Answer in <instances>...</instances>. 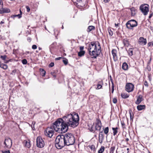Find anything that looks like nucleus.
<instances>
[{"instance_id": "obj_1", "label": "nucleus", "mask_w": 153, "mask_h": 153, "mask_svg": "<svg viewBox=\"0 0 153 153\" xmlns=\"http://www.w3.org/2000/svg\"><path fill=\"white\" fill-rule=\"evenodd\" d=\"M79 117L77 113L73 112L65 115L62 118H59L54 122L50 127H48L45 131V135L49 137L53 136L54 130L60 133H65L68 127L75 128L79 124Z\"/></svg>"}, {"instance_id": "obj_2", "label": "nucleus", "mask_w": 153, "mask_h": 153, "mask_svg": "<svg viewBox=\"0 0 153 153\" xmlns=\"http://www.w3.org/2000/svg\"><path fill=\"white\" fill-rule=\"evenodd\" d=\"M65 143L66 146H69L74 144L75 142L74 135L71 133H67L63 135Z\"/></svg>"}, {"instance_id": "obj_3", "label": "nucleus", "mask_w": 153, "mask_h": 153, "mask_svg": "<svg viewBox=\"0 0 153 153\" xmlns=\"http://www.w3.org/2000/svg\"><path fill=\"white\" fill-rule=\"evenodd\" d=\"M55 146L58 149H61L66 146L63 135L58 136L55 140Z\"/></svg>"}, {"instance_id": "obj_4", "label": "nucleus", "mask_w": 153, "mask_h": 153, "mask_svg": "<svg viewBox=\"0 0 153 153\" xmlns=\"http://www.w3.org/2000/svg\"><path fill=\"white\" fill-rule=\"evenodd\" d=\"M99 48L97 50H93L89 51L88 52L89 53L91 56L92 58L96 59L97 57L100 54L101 51V48L99 42H97Z\"/></svg>"}, {"instance_id": "obj_5", "label": "nucleus", "mask_w": 153, "mask_h": 153, "mask_svg": "<svg viewBox=\"0 0 153 153\" xmlns=\"http://www.w3.org/2000/svg\"><path fill=\"white\" fill-rule=\"evenodd\" d=\"M127 28L129 29H133V28L137 25V22L134 19L130 20L128 21L126 24Z\"/></svg>"}, {"instance_id": "obj_6", "label": "nucleus", "mask_w": 153, "mask_h": 153, "mask_svg": "<svg viewBox=\"0 0 153 153\" xmlns=\"http://www.w3.org/2000/svg\"><path fill=\"white\" fill-rule=\"evenodd\" d=\"M140 9L144 15H147L149 11V6L146 4H142L140 7Z\"/></svg>"}, {"instance_id": "obj_7", "label": "nucleus", "mask_w": 153, "mask_h": 153, "mask_svg": "<svg viewBox=\"0 0 153 153\" xmlns=\"http://www.w3.org/2000/svg\"><path fill=\"white\" fill-rule=\"evenodd\" d=\"M36 145L37 147L39 148H42L44 146V141L40 136L36 138Z\"/></svg>"}, {"instance_id": "obj_8", "label": "nucleus", "mask_w": 153, "mask_h": 153, "mask_svg": "<svg viewBox=\"0 0 153 153\" xmlns=\"http://www.w3.org/2000/svg\"><path fill=\"white\" fill-rule=\"evenodd\" d=\"M4 145H5L4 148H10L12 145V140L10 138H6L4 142Z\"/></svg>"}, {"instance_id": "obj_9", "label": "nucleus", "mask_w": 153, "mask_h": 153, "mask_svg": "<svg viewBox=\"0 0 153 153\" xmlns=\"http://www.w3.org/2000/svg\"><path fill=\"white\" fill-rule=\"evenodd\" d=\"M96 42H92L89 44L88 48V51L98 50L97 48V44H96Z\"/></svg>"}, {"instance_id": "obj_10", "label": "nucleus", "mask_w": 153, "mask_h": 153, "mask_svg": "<svg viewBox=\"0 0 153 153\" xmlns=\"http://www.w3.org/2000/svg\"><path fill=\"white\" fill-rule=\"evenodd\" d=\"M126 90L128 92L132 91L134 88V85L131 83H127L126 85Z\"/></svg>"}, {"instance_id": "obj_11", "label": "nucleus", "mask_w": 153, "mask_h": 153, "mask_svg": "<svg viewBox=\"0 0 153 153\" xmlns=\"http://www.w3.org/2000/svg\"><path fill=\"white\" fill-rule=\"evenodd\" d=\"M102 127V124L100 120H97V123L95 126V129L96 130L100 131Z\"/></svg>"}, {"instance_id": "obj_12", "label": "nucleus", "mask_w": 153, "mask_h": 153, "mask_svg": "<svg viewBox=\"0 0 153 153\" xmlns=\"http://www.w3.org/2000/svg\"><path fill=\"white\" fill-rule=\"evenodd\" d=\"M138 42L141 45H146V39H144L143 37H140L139 39Z\"/></svg>"}, {"instance_id": "obj_13", "label": "nucleus", "mask_w": 153, "mask_h": 153, "mask_svg": "<svg viewBox=\"0 0 153 153\" xmlns=\"http://www.w3.org/2000/svg\"><path fill=\"white\" fill-rule=\"evenodd\" d=\"M143 96L141 94H139L138 96H137V100L135 103L137 105H138L143 101Z\"/></svg>"}, {"instance_id": "obj_14", "label": "nucleus", "mask_w": 153, "mask_h": 153, "mask_svg": "<svg viewBox=\"0 0 153 153\" xmlns=\"http://www.w3.org/2000/svg\"><path fill=\"white\" fill-rule=\"evenodd\" d=\"M104 137V135L103 134V131H100L99 134V138L100 143L102 142Z\"/></svg>"}, {"instance_id": "obj_15", "label": "nucleus", "mask_w": 153, "mask_h": 153, "mask_svg": "<svg viewBox=\"0 0 153 153\" xmlns=\"http://www.w3.org/2000/svg\"><path fill=\"white\" fill-rule=\"evenodd\" d=\"M0 58L2 60L4 61V62L5 63H7L10 61V60H7V57L6 55H4V56H0Z\"/></svg>"}, {"instance_id": "obj_16", "label": "nucleus", "mask_w": 153, "mask_h": 153, "mask_svg": "<svg viewBox=\"0 0 153 153\" xmlns=\"http://www.w3.org/2000/svg\"><path fill=\"white\" fill-rule=\"evenodd\" d=\"M137 108L138 111H141L145 109L146 106L145 105H139L137 106Z\"/></svg>"}, {"instance_id": "obj_17", "label": "nucleus", "mask_w": 153, "mask_h": 153, "mask_svg": "<svg viewBox=\"0 0 153 153\" xmlns=\"http://www.w3.org/2000/svg\"><path fill=\"white\" fill-rule=\"evenodd\" d=\"M123 42L124 45L128 47L129 45V42L128 40L127 39H124L123 40Z\"/></svg>"}, {"instance_id": "obj_18", "label": "nucleus", "mask_w": 153, "mask_h": 153, "mask_svg": "<svg viewBox=\"0 0 153 153\" xmlns=\"http://www.w3.org/2000/svg\"><path fill=\"white\" fill-rule=\"evenodd\" d=\"M56 42H53L51 45L50 47H49V49L50 52H51V53L52 54H53L52 51H51V49L53 48L54 47L56 46Z\"/></svg>"}, {"instance_id": "obj_19", "label": "nucleus", "mask_w": 153, "mask_h": 153, "mask_svg": "<svg viewBox=\"0 0 153 153\" xmlns=\"http://www.w3.org/2000/svg\"><path fill=\"white\" fill-rule=\"evenodd\" d=\"M128 65L126 62H124L122 65V68L125 70H126L128 69Z\"/></svg>"}, {"instance_id": "obj_20", "label": "nucleus", "mask_w": 153, "mask_h": 153, "mask_svg": "<svg viewBox=\"0 0 153 153\" xmlns=\"http://www.w3.org/2000/svg\"><path fill=\"white\" fill-rule=\"evenodd\" d=\"M103 130L104 131V133L106 135V138H107L108 136V134L109 132V128L107 127H105V128H103Z\"/></svg>"}, {"instance_id": "obj_21", "label": "nucleus", "mask_w": 153, "mask_h": 153, "mask_svg": "<svg viewBox=\"0 0 153 153\" xmlns=\"http://www.w3.org/2000/svg\"><path fill=\"white\" fill-rule=\"evenodd\" d=\"M95 29V27L94 26H89L88 27L87 31L88 32H89L93 30H94Z\"/></svg>"}, {"instance_id": "obj_22", "label": "nucleus", "mask_w": 153, "mask_h": 153, "mask_svg": "<svg viewBox=\"0 0 153 153\" xmlns=\"http://www.w3.org/2000/svg\"><path fill=\"white\" fill-rule=\"evenodd\" d=\"M103 85V82L102 81H100L97 85V88L98 89H100L102 87V85Z\"/></svg>"}, {"instance_id": "obj_23", "label": "nucleus", "mask_w": 153, "mask_h": 153, "mask_svg": "<svg viewBox=\"0 0 153 153\" xmlns=\"http://www.w3.org/2000/svg\"><path fill=\"white\" fill-rule=\"evenodd\" d=\"M25 146L27 148H29L30 146V142L29 141H25L24 143Z\"/></svg>"}, {"instance_id": "obj_24", "label": "nucleus", "mask_w": 153, "mask_h": 153, "mask_svg": "<svg viewBox=\"0 0 153 153\" xmlns=\"http://www.w3.org/2000/svg\"><path fill=\"white\" fill-rule=\"evenodd\" d=\"M131 15L132 16H134L136 14V10L134 7H132L131 9Z\"/></svg>"}, {"instance_id": "obj_25", "label": "nucleus", "mask_w": 153, "mask_h": 153, "mask_svg": "<svg viewBox=\"0 0 153 153\" xmlns=\"http://www.w3.org/2000/svg\"><path fill=\"white\" fill-rule=\"evenodd\" d=\"M112 53L113 56V58L114 59L115 57L117 58L116 51L115 49H113L112 51Z\"/></svg>"}, {"instance_id": "obj_26", "label": "nucleus", "mask_w": 153, "mask_h": 153, "mask_svg": "<svg viewBox=\"0 0 153 153\" xmlns=\"http://www.w3.org/2000/svg\"><path fill=\"white\" fill-rule=\"evenodd\" d=\"M85 51H80L78 52V56H79L81 57L84 55L85 54Z\"/></svg>"}, {"instance_id": "obj_27", "label": "nucleus", "mask_w": 153, "mask_h": 153, "mask_svg": "<svg viewBox=\"0 0 153 153\" xmlns=\"http://www.w3.org/2000/svg\"><path fill=\"white\" fill-rule=\"evenodd\" d=\"M121 96L123 98L125 99L129 97V94H128L125 93H122L121 94Z\"/></svg>"}, {"instance_id": "obj_28", "label": "nucleus", "mask_w": 153, "mask_h": 153, "mask_svg": "<svg viewBox=\"0 0 153 153\" xmlns=\"http://www.w3.org/2000/svg\"><path fill=\"white\" fill-rule=\"evenodd\" d=\"M118 128H112V129L113 131V135L114 136L116 135L117 132Z\"/></svg>"}, {"instance_id": "obj_29", "label": "nucleus", "mask_w": 153, "mask_h": 153, "mask_svg": "<svg viewBox=\"0 0 153 153\" xmlns=\"http://www.w3.org/2000/svg\"><path fill=\"white\" fill-rule=\"evenodd\" d=\"M40 70L41 71L40 74L42 76H44L46 73L45 71L43 69L40 68Z\"/></svg>"}, {"instance_id": "obj_30", "label": "nucleus", "mask_w": 153, "mask_h": 153, "mask_svg": "<svg viewBox=\"0 0 153 153\" xmlns=\"http://www.w3.org/2000/svg\"><path fill=\"white\" fill-rule=\"evenodd\" d=\"M0 67L4 69H6L7 68V66L5 64L1 63L0 64Z\"/></svg>"}, {"instance_id": "obj_31", "label": "nucleus", "mask_w": 153, "mask_h": 153, "mask_svg": "<svg viewBox=\"0 0 153 153\" xmlns=\"http://www.w3.org/2000/svg\"><path fill=\"white\" fill-rule=\"evenodd\" d=\"M105 147L103 146H102L98 151V153H102L104 151Z\"/></svg>"}, {"instance_id": "obj_32", "label": "nucleus", "mask_w": 153, "mask_h": 153, "mask_svg": "<svg viewBox=\"0 0 153 153\" xmlns=\"http://www.w3.org/2000/svg\"><path fill=\"white\" fill-rule=\"evenodd\" d=\"M129 114L130 115V118L131 120H132L134 118L133 114L131 110H130L129 111Z\"/></svg>"}, {"instance_id": "obj_33", "label": "nucleus", "mask_w": 153, "mask_h": 153, "mask_svg": "<svg viewBox=\"0 0 153 153\" xmlns=\"http://www.w3.org/2000/svg\"><path fill=\"white\" fill-rule=\"evenodd\" d=\"M115 147L114 146L111 147L110 148V153H113L115 150Z\"/></svg>"}, {"instance_id": "obj_34", "label": "nucleus", "mask_w": 153, "mask_h": 153, "mask_svg": "<svg viewBox=\"0 0 153 153\" xmlns=\"http://www.w3.org/2000/svg\"><path fill=\"white\" fill-rule=\"evenodd\" d=\"M4 13H8L10 12V9L7 8L3 9Z\"/></svg>"}, {"instance_id": "obj_35", "label": "nucleus", "mask_w": 153, "mask_h": 153, "mask_svg": "<svg viewBox=\"0 0 153 153\" xmlns=\"http://www.w3.org/2000/svg\"><path fill=\"white\" fill-rule=\"evenodd\" d=\"M108 32L109 35L110 36H112L113 34V31L112 30H111L110 29H108Z\"/></svg>"}, {"instance_id": "obj_36", "label": "nucleus", "mask_w": 153, "mask_h": 153, "mask_svg": "<svg viewBox=\"0 0 153 153\" xmlns=\"http://www.w3.org/2000/svg\"><path fill=\"white\" fill-rule=\"evenodd\" d=\"M22 62L23 64L26 65L27 63V61L25 59H24L22 60Z\"/></svg>"}, {"instance_id": "obj_37", "label": "nucleus", "mask_w": 153, "mask_h": 153, "mask_svg": "<svg viewBox=\"0 0 153 153\" xmlns=\"http://www.w3.org/2000/svg\"><path fill=\"white\" fill-rule=\"evenodd\" d=\"M90 148L92 150L94 151L95 150V146L94 145H91L90 146Z\"/></svg>"}, {"instance_id": "obj_38", "label": "nucleus", "mask_w": 153, "mask_h": 153, "mask_svg": "<svg viewBox=\"0 0 153 153\" xmlns=\"http://www.w3.org/2000/svg\"><path fill=\"white\" fill-rule=\"evenodd\" d=\"M63 62L65 65H67L68 63V61L67 59L63 60Z\"/></svg>"}, {"instance_id": "obj_39", "label": "nucleus", "mask_w": 153, "mask_h": 153, "mask_svg": "<svg viewBox=\"0 0 153 153\" xmlns=\"http://www.w3.org/2000/svg\"><path fill=\"white\" fill-rule=\"evenodd\" d=\"M17 70L15 69L12 71V72L11 73V74L12 75H15V74L16 73Z\"/></svg>"}, {"instance_id": "obj_40", "label": "nucleus", "mask_w": 153, "mask_h": 153, "mask_svg": "<svg viewBox=\"0 0 153 153\" xmlns=\"http://www.w3.org/2000/svg\"><path fill=\"white\" fill-rule=\"evenodd\" d=\"M51 74L52 75V76H53V77H56V73H55V72H51Z\"/></svg>"}, {"instance_id": "obj_41", "label": "nucleus", "mask_w": 153, "mask_h": 153, "mask_svg": "<svg viewBox=\"0 0 153 153\" xmlns=\"http://www.w3.org/2000/svg\"><path fill=\"white\" fill-rule=\"evenodd\" d=\"M14 17H18L19 19L20 18L22 17V16H21V14H18V15H14L13 16Z\"/></svg>"}, {"instance_id": "obj_42", "label": "nucleus", "mask_w": 153, "mask_h": 153, "mask_svg": "<svg viewBox=\"0 0 153 153\" xmlns=\"http://www.w3.org/2000/svg\"><path fill=\"white\" fill-rule=\"evenodd\" d=\"M54 63L53 62H51L49 65V67H52L54 65Z\"/></svg>"}, {"instance_id": "obj_43", "label": "nucleus", "mask_w": 153, "mask_h": 153, "mask_svg": "<svg viewBox=\"0 0 153 153\" xmlns=\"http://www.w3.org/2000/svg\"><path fill=\"white\" fill-rule=\"evenodd\" d=\"M129 51L130 52V53L129 54L131 55L132 56L133 55V51H132V49H129Z\"/></svg>"}, {"instance_id": "obj_44", "label": "nucleus", "mask_w": 153, "mask_h": 153, "mask_svg": "<svg viewBox=\"0 0 153 153\" xmlns=\"http://www.w3.org/2000/svg\"><path fill=\"white\" fill-rule=\"evenodd\" d=\"M117 100L116 98H114L113 100V102L114 103H116L117 102Z\"/></svg>"}, {"instance_id": "obj_45", "label": "nucleus", "mask_w": 153, "mask_h": 153, "mask_svg": "<svg viewBox=\"0 0 153 153\" xmlns=\"http://www.w3.org/2000/svg\"><path fill=\"white\" fill-rule=\"evenodd\" d=\"M37 46L36 45H34L32 46V48L33 49H36L37 48Z\"/></svg>"}, {"instance_id": "obj_46", "label": "nucleus", "mask_w": 153, "mask_h": 153, "mask_svg": "<svg viewBox=\"0 0 153 153\" xmlns=\"http://www.w3.org/2000/svg\"><path fill=\"white\" fill-rule=\"evenodd\" d=\"M114 85L113 82H112V93H113L114 91Z\"/></svg>"}, {"instance_id": "obj_47", "label": "nucleus", "mask_w": 153, "mask_h": 153, "mask_svg": "<svg viewBox=\"0 0 153 153\" xmlns=\"http://www.w3.org/2000/svg\"><path fill=\"white\" fill-rule=\"evenodd\" d=\"M26 8L27 9V12H29L30 11V7L28 6H26Z\"/></svg>"}, {"instance_id": "obj_48", "label": "nucleus", "mask_w": 153, "mask_h": 153, "mask_svg": "<svg viewBox=\"0 0 153 153\" xmlns=\"http://www.w3.org/2000/svg\"><path fill=\"white\" fill-rule=\"evenodd\" d=\"M144 85L148 87L149 86L148 85V83L146 81L145 82H144Z\"/></svg>"}, {"instance_id": "obj_49", "label": "nucleus", "mask_w": 153, "mask_h": 153, "mask_svg": "<svg viewBox=\"0 0 153 153\" xmlns=\"http://www.w3.org/2000/svg\"><path fill=\"white\" fill-rule=\"evenodd\" d=\"M27 40L29 42H30L31 41V38L30 37H28L27 38Z\"/></svg>"}, {"instance_id": "obj_50", "label": "nucleus", "mask_w": 153, "mask_h": 153, "mask_svg": "<svg viewBox=\"0 0 153 153\" xmlns=\"http://www.w3.org/2000/svg\"><path fill=\"white\" fill-rule=\"evenodd\" d=\"M151 60H152V58L151 57H150V59H149V61H148V62H147V65H149L150 64V63L151 62Z\"/></svg>"}, {"instance_id": "obj_51", "label": "nucleus", "mask_w": 153, "mask_h": 153, "mask_svg": "<svg viewBox=\"0 0 153 153\" xmlns=\"http://www.w3.org/2000/svg\"><path fill=\"white\" fill-rule=\"evenodd\" d=\"M4 13L3 9H0V13L2 14Z\"/></svg>"}, {"instance_id": "obj_52", "label": "nucleus", "mask_w": 153, "mask_h": 153, "mask_svg": "<svg viewBox=\"0 0 153 153\" xmlns=\"http://www.w3.org/2000/svg\"><path fill=\"white\" fill-rule=\"evenodd\" d=\"M84 47L83 46H80V51H83V50L84 49Z\"/></svg>"}, {"instance_id": "obj_53", "label": "nucleus", "mask_w": 153, "mask_h": 153, "mask_svg": "<svg viewBox=\"0 0 153 153\" xmlns=\"http://www.w3.org/2000/svg\"><path fill=\"white\" fill-rule=\"evenodd\" d=\"M2 104H3V100L2 99V100L0 99V105H2Z\"/></svg>"}, {"instance_id": "obj_54", "label": "nucleus", "mask_w": 153, "mask_h": 153, "mask_svg": "<svg viewBox=\"0 0 153 153\" xmlns=\"http://www.w3.org/2000/svg\"><path fill=\"white\" fill-rule=\"evenodd\" d=\"M61 58H62L61 57H59L56 58L55 59V60H59Z\"/></svg>"}, {"instance_id": "obj_55", "label": "nucleus", "mask_w": 153, "mask_h": 153, "mask_svg": "<svg viewBox=\"0 0 153 153\" xmlns=\"http://www.w3.org/2000/svg\"><path fill=\"white\" fill-rule=\"evenodd\" d=\"M2 153H10L9 151H7L4 152H2Z\"/></svg>"}, {"instance_id": "obj_56", "label": "nucleus", "mask_w": 153, "mask_h": 153, "mask_svg": "<svg viewBox=\"0 0 153 153\" xmlns=\"http://www.w3.org/2000/svg\"><path fill=\"white\" fill-rule=\"evenodd\" d=\"M119 24H120L119 23H118L117 24L115 23V27H118L119 26Z\"/></svg>"}, {"instance_id": "obj_57", "label": "nucleus", "mask_w": 153, "mask_h": 153, "mask_svg": "<svg viewBox=\"0 0 153 153\" xmlns=\"http://www.w3.org/2000/svg\"><path fill=\"white\" fill-rule=\"evenodd\" d=\"M110 0H104V1L105 3L108 2Z\"/></svg>"}, {"instance_id": "obj_58", "label": "nucleus", "mask_w": 153, "mask_h": 153, "mask_svg": "<svg viewBox=\"0 0 153 153\" xmlns=\"http://www.w3.org/2000/svg\"><path fill=\"white\" fill-rule=\"evenodd\" d=\"M3 4H0V8H2L3 7Z\"/></svg>"}, {"instance_id": "obj_59", "label": "nucleus", "mask_w": 153, "mask_h": 153, "mask_svg": "<svg viewBox=\"0 0 153 153\" xmlns=\"http://www.w3.org/2000/svg\"><path fill=\"white\" fill-rule=\"evenodd\" d=\"M152 16V14H151L149 16V18H151V17Z\"/></svg>"}, {"instance_id": "obj_60", "label": "nucleus", "mask_w": 153, "mask_h": 153, "mask_svg": "<svg viewBox=\"0 0 153 153\" xmlns=\"http://www.w3.org/2000/svg\"><path fill=\"white\" fill-rule=\"evenodd\" d=\"M148 46H152L151 42H149L148 44Z\"/></svg>"}, {"instance_id": "obj_61", "label": "nucleus", "mask_w": 153, "mask_h": 153, "mask_svg": "<svg viewBox=\"0 0 153 153\" xmlns=\"http://www.w3.org/2000/svg\"><path fill=\"white\" fill-rule=\"evenodd\" d=\"M3 4V2L2 0H0V4Z\"/></svg>"}, {"instance_id": "obj_62", "label": "nucleus", "mask_w": 153, "mask_h": 153, "mask_svg": "<svg viewBox=\"0 0 153 153\" xmlns=\"http://www.w3.org/2000/svg\"><path fill=\"white\" fill-rule=\"evenodd\" d=\"M20 14H21V16H22V12L20 9Z\"/></svg>"}, {"instance_id": "obj_63", "label": "nucleus", "mask_w": 153, "mask_h": 153, "mask_svg": "<svg viewBox=\"0 0 153 153\" xmlns=\"http://www.w3.org/2000/svg\"><path fill=\"white\" fill-rule=\"evenodd\" d=\"M4 23V22H3V21H1L0 22V24H3Z\"/></svg>"}, {"instance_id": "obj_64", "label": "nucleus", "mask_w": 153, "mask_h": 153, "mask_svg": "<svg viewBox=\"0 0 153 153\" xmlns=\"http://www.w3.org/2000/svg\"><path fill=\"white\" fill-rule=\"evenodd\" d=\"M125 124L124 123H122V126H123V127L124 126H125Z\"/></svg>"}]
</instances>
